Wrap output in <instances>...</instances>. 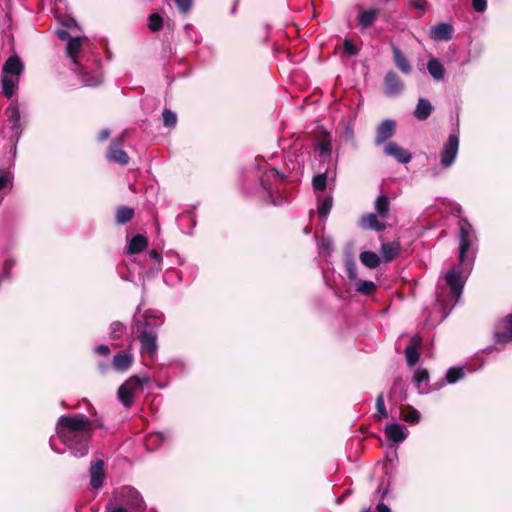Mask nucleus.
Segmentation results:
<instances>
[{
  "label": "nucleus",
  "mask_w": 512,
  "mask_h": 512,
  "mask_svg": "<svg viewBox=\"0 0 512 512\" xmlns=\"http://www.w3.org/2000/svg\"><path fill=\"white\" fill-rule=\"evenodd\" d=\"M459 227V266L451 267L444 276V284L438 285L436 290L437 301L444 309L450 310L459 301L466 278L471 271L478 250V238L471 223L461 218Z\"/></svg>",
  "instance_id": "nucleus-1"
},
{
  "label": "nucleus",
  "mask_w": 512,
  "mask_h": 512,
  "mask_svg": "<svg viewBox=\"0 0 512 512\" xmlns=\"http://www.w3.org/2000/svg\"><path fill=\"white\" fill-rule=\"evenodd\" d=\"M93 431L92 422L83 414L61 416L56 424L58 438L75 457H83L88 453Z\"/></svg>",
  "instance_id": "nucleus-2"
},
{
  "label": "nucleus",
  "mask_w": 512,
  "mask_h": 512,
  "mask_svg": "<svg viewBox=\"0 0 512 512\" xmlns=\"http://www.w3.org/2000/svg\"><path fill=\"white\" fill-rule=\"evenodd\" d=\"M163 314L158 310L148 309L143 313L138 310L133 317L131 331L140 342V353L144 360L153 361L158 353V329L163 325Z\"/></svg>",
  "instance_id": "nucleus-3"
},
{
  "label": "nucleus",
  "mask_w": 512,
  "mask_h": 512,
  "mask_svg": "<svg viewBox=\"0 0 512 512\" xmlns=\"http://www.w3.org/2000/svg\"><path fill=\"white\" fill-rule=\"evenodd\" d=\"M90 43L86 36H75L69 39L66 45L67 55L72 62L79 67V75L85 86H96L102 82V72L99 63H94L91 70L81 66V53L85 46Z\"/></svg>",
  "instance_id": "nucleus-4"
},
{
  "label": "nucleus",
  "mask_w": 512,
  "mask_h": 512,
  "mask_svg": "<svg viewBox=\"0 0 512 512\" xmlns=\"http://www.w3.org/2000/svg\"><path fill=\"white\" fill-rule=\"evenodd\" d=\"M145 502L140 493L130 486L122 487L106 505L105 512H144Z\"/></svg>",
  "instance_id": "nucleus-5"
},
{
  "label": "nucleus",
  "mask_w": 512,
  "mask_h": 512,
  "mask_svg": "<svg viewBox=\"0 0 512 512\" xmlns=\"http://www.w3.org/2000/svg\"><path fill=\"white\" fill-rule=\"evenodd\" d=\"M149 382V377L131 376L118 388V399L125 408H131L135 398L142 392L143 386Z\"/></svg>",
  "instance_id": "nucleus-6"
},
{
  "label": "nucleus",
  "mask_w": 512,
  "mask_h": 512,
  "mask_svg": "<svg viewBox=\"0 0 512 512\" xmlns=\"http://www.w3.org/2000/svg\"><path fill=\"white\" fill-rule=\"evenodd\" d=\"M284 178L285 176L275 168L267 170L261 178V193L275 206L283 204L286 198L279 193L278 187L271 186V181L282 182Z\"/></svg>",
  "instance_id": "nucleus-7"
},
{
  "label": "nucleus",
  "mask_w": 512,
  "mask_h": 512,
  "mask_svg": "<svg viewBox=\"0 0 512 512\" xmlns=\"http://www.w3.org/2000/svg\"><path fill=\"white\" fill-rule=\"evenodd\" d=\"M459 150V136L455 133L450 134L443 144L440 153V162L444 168H449L456 160Z\"/></svg>",
  "instance_id": "nucleus-8"
},
{
  "label": "nucleus",
  "mask_w": 512,
  "mask_h": 512,
  "mask_svg": "<svg viewBox=\"0 0 512 512\" xmlns=\"http://www.w3.org/2000/svg\"><path fill=\"white\" fill-rule=\"evenodd\" d=\"M383 89L386 96L396 97L403 92L404 83L395 71L390 70L385 74Z\"/></svg>",
  "instance_id": "nucleus-9"
},
{
  "label": "nucleus",
  "mask_w": 512,
  "mask_h": 512,
  "mask_svg": "<svg viewBox=\"0 0 512 512\" xmlns=\"http://www.w3.org/2000/svg\"><path fill=\"white\" fill-rule=\"evenodd\" d=\"M122 142V137L115 138L108 148L106 158L111 162L124 166L128 164L129 156L122 149Z\"/></svg>",
  "instance_id": "nucleus-10"
},
{
  "label": "nucleus",
  "mask_w": 512,
  "mask_h": 512,
  "mask_svg": "<svg viewBox=\"0 0 512 512\" xmlns=\"http://www.w3.org/2000/svg\"><path fill=\"white\" fill-rule=\"evenodd\" d=\"M494 338L498 344L512 342V314L498 322L495 327Z\"/></svg>",
  "instance_id": "nucleus-11"
},
{
  "label": "nucleus",
  "mask_w": 512,
  "mask_h": 512,
  "mask_svg": "<svg viewBox=\"0 0 512 512\" xmlns=\"http://www.w3.org/2000/svg\"><path fill=\"white\" fill-rule=\"evenodd\" d=\"M5 114L8 118L9 123H11V139L15 142L18 141L20 135L22 133V128L20 124V111L16 103L12 102L6 109Z\"/></svg>",
  "instance_id": "nucleus-12"
},
{
  "label": "nucleus",
  "mask_w": 512,
  "mask_h": 512,
  "mask_svg": "<svg viewBox=\"0 0 512 512\" xmlns=\"http://www.w3.org/2000/svg\"><path fill=\"white\" fill-rule=\"evenodd\" d=\"M89 476L92 489L99 490L102 487L105 478L104 461L102 459H98L91 463Z\"/></svg>",
  "instance_id": "nucleus-13"
},
{
  "label": "nucleus",
  "mask_w": 512,
  "mask_h": 512,
  "mask_svg": "<svg viewBox=\"0 0 512 512\" xmlns=\"http://www.w3.org/2000/svg\"><path fill=\"white\" fill-rule=\"evenodd\" d=\"M384 154L395 158L401 164H407L412 159L411 153L396 142H388L384 147Z\"/></svg>",
  "instance_id": "nucleus-14"
},
{
  "label": "nucleus",
  "mask_w": 512,
  "mask_h": 512,
  "mask_svg": "<svg viewBox=\"0 0 512 512\" xmlns=\"http://www.w3.org/2000/svg\"><path fill=\"white\" fill-rule=\"evenodd\" d=\"M395 129V121L387 119L381 122L376 128L375 144L381 145L386 142L394 135Z\"/></svg>",
  "instance_id": "nucleus-15"
},
{
  "label": "nucleus",
  "mask_w": 512,
  "mask_h": 512,
  "mask_svg": "<svg viewBox=\"0 0 512 512\" xmlns=\"http://www.w3.org/2000/svg\"><path fill=\"white\" fill-rule=\"evenodd\" d=\"M454 33V28L449 23H438L431 27L429 36L434 41H449Z\"/></svg>",
  "instance_id": "nucleus-16"
},
{
  "label": "nucleus",
  "mask_w": 512,
  "mask_h": 512,
  "mask_svg": "<svg viewBox=\"0 0 512 512\" xmlns=\"http://www.w3.org/2000/svg\"><path fill=\"white\" fill-rule=\"evenodd\" d=\"M422 343V338L419 335H414L405 349V357L409 366H414L419 360L418 348Z\"/></svg>",
  "instance_id": "nucleus-17"
},
{
  "label": "nucleus",
  "mask_w": 512,
  "mask_h": 512,
  "mask_svg": "<svg viewBox=\"0 0 512 512\" xmlns=\"http://www.w3.org/2000/svg\"><path fill=\"white\" fill-rule=\"evenodd\" d=\"M391 50L393 53V62L396 65V67L403 74H406V75L410 74L412 72V66H411L409 60L402 53L400 48L398 46H396L394 43H391Z\"/></svg>",
  "instance_id": "nucleus-18"
},
{
  "label": "nucleus",
  "mask_w": 512,
  "mask_h": 512,
  "mask_svg": "<svg viewBox=\"0 0 512 512\" xmlns=\"http://www.w3.org/2000/svg\"><path fill=\"white\" fill-rule=\"evenodd\" d=\"M385 435L393 442H403L407 437V431L405 426L398 423H389L385 427Z\"/></svg>",
  "instance_id": "nucleus-19"
},
{
  "label": "nucleus",
  "mask_w": 512,
  "mask_h": 512,
  "mask_svg": "<svg viewBox=\"0 0 512 512\" xmlns=\"http://www.w3.org/2000/svg\"><path fill=\"white\" fill-rule=\"evenodd\" d=\"M23 70L24 66L21 59L18 56L14 55L9 57L4 63L2 68V74L16 76L19 78Z\"/></svg>",
  "instance_id": "nucleus-20"
},
{
  "label": "nucleus",
  "mask_w": 512,
  "mask_h": 512,
  "mask_svg": "<svg viewBox=\"0 0 512 512\" xmlns=\"http://www.w3.org/2000/svg\"><path fill=\"white\" fill-rule=\"evenodd\" d=\"M134 361L133 355L127 351H121L113 357V367L117 371L128 370Z\"/></svg>",
  "instance_id": "nucleus-21"
},
{
  "label": "nucleus",
  "mask_w": 512,
  "mask_h": 512,
  "mask_svg": "<svg viewBox=\"0 0 512 512\" xmlns=\"http://www.w3.org/2000/svg\"><path fill=\"white\" fill-rule=\"evenodd\" d=\"M427 70L435 81H441L444 79L445 68L438 58H429L427 62Z\"/></svg>",
  "instance_id": "nucleus-22"
},
{
  "label": "nucleus",
  "mask_w": 512,
  "mask_h": 512,
  "mask_svg": "<svg viewBox=\"0 0 512 512\" xmlns=\"http://www.w3.org/2000/svg\"><path fill=\"white\" fill-rule=\"evenodd\" d=\"M379 14V11L377 9L369 8V9H362L359 11L357 20L359 25L366 29L370 27L374 21L377 19Z\"/></svg>",
  "instance_id": "nucleus-23"
},
{
  "label": "nucleus",
  "mask_w": 512,
  "mask_h": 512,
  "mask_svg": "<svg viewBox=\"0 0 512 512\" xmlns=\"http://www.w3.org/2000/svg\"><path fill=\"white\" fill-rule=\"evenodd\" d=\"M361 226L364 229L374 230L377 232L384 231L386 228V225L379 221L377 215L374 213L363 215L361 218Z\"/></svg>",
  "instance_id": "nucleus-24"
},
{
  "label": "nucleus",
  "mask_w": 512,
  "mask_h": 512,
  "mask_svg": "<svg viewBox=\"0 0 512 512\" xmlns=\"http://www.w3.org/2000/svg\"><path fill=\"white\" fill-rule=\"evenodd\" d=\"M2 91L7 98H11L19 83V78L16 76H10L2 74L1 76Z\"/></svg>",
  "instance_id": "nucleus-25"
},
{
  "label": "nucleus",
  "mask_w": 512,
  "mask_h": 512,
  "mask_svg": "<svg viewBox=\"0 0 512 512\" xmlns=\"http://www.w3.org/2000/svg\"><path fill=\"white\" fill-rule=\"evenodd\" d=\"M432 110L431 103L427 99L420 98L414 110V116L416 119L424 121L430 116Z\"/></svg>",
  "instance_id": "nucleus-26"
},
{
  "label": "nucleus",
  "mask_w": 512,
  "mask_h": 512,
  "mask_svg": "<svg viewBox=\"0 0 512 512\" xmlns=\"http://www.w3.org/2000/svg\"><path fill=\"white\" fill-rule=\"evenodd\" d=\"M399 242H387L381 246V254L385 261H392L400 252Z\"/></svg>",
  "instance_id": "nucleus-27"
},
{
  "label": "nucleus",
  "mask_w": 512,
  "mask_h": 512,
  "mask_svg": "<svg viewBox=\"0 0 512 512\" xmlns=\"http://www.w3.org/2000/svg\"><path fill=\"white\" fill-rule=\"evenodd\" d=\"M390 209V201L388 197L384 194L379 195L375 200V210L377 215L382 219H385L388 216Z\"/></svg>",
  "instance_id": "nucleus-28"
},
{
  "label": "nucleus",
  "mask_w": 512,
  "mask_h": 512,
  "mask_svg": "<svg viewBox=\"0 0 512 512\" xmlns=\"http://www.w3.org/2000/svg\"><path fill=\"white\" fill-rule=\"evenodd\" d=\"M148 245L147 239L142 235L134 236L128 244V253L135 254L143 251Z\"/></svg>",
  "instance_id": "nucleus-29"
},
{
  "label": "nucleus",
  "mask_w": 512,
  "mask_h": 512,
  "mask_svg": "<svg viewBox=\"0 0 512 512\" xmlns=\"http://www.w3.org/2000/svg\"><path fill=\"white\" fill-rule=\"evenodd\" d=\"M360 261L363 265L370 269H374L379 266L380 258L379 256L371 251H363L360 254Z\"/></svg>",
  "instance_id": "nucleus-30"
},
{
  "label": "nucleus",
  "mask_w": 512,
  "mask_h": 512,
  "mask_svg": "<svg viewBox=\"0 0 512 512\" xmlns=\"http://www.w3.org/2000/svg\"><path fill=\"white\" fill-rule=\"evenodd\" d=\"M332 208V197L318 199V215L321 220H325Z\"/></svg>",
  "instance_id": "nucleus-31"
},
{
  "label": "nucleus",
  "mask_w": 512,
  "mask_h": 512,
  "mask_svg": "<svg viewBox=\"0 0 512 512\" xmlns=\"http://www.w3.org/2000/svg\"><path fill=\"white\" fill-rule=\"evenodd\" d=\"M390 397H397L400 400H404L406 398V388L405 383L402 379H396L390 390Z\"/></svg>",
  "instance_id": "nucleus-32"
},
{
  "label": "nucleus",
  "mask_w": 512,
  "mask_h": 512,
  "mask_svg": "<svg viewBox=\"0 0 512 512\" xmlns=\"http://www.w3.org/2000/svg\"><path fill=\"white\" fill-rule=\"evenodd\" d=\"M125 332L126 326L120 321H115L110 325L109 338L112 341L119 340L122 338Z\"/></svg>",
  "instance_id": "nucleus-33"
},
{
  "label": "nucleus",
  "mask_w": 512,
  "mask_h": 512,
  "mask_svg": "<svg viewBox=\"0 0 512 512\" xmlns=\"http://www.w3.org/2000/svg\"><path fill=\"white\" fill-rule=\"evenodd\" d=\"M428 379H429V374L426 369L418 368L415 371L413 380H414L415 385L419 389L420 393H425L428 391V390L422 388V383H426L428 381Z\"/></svg>",
  "instance_id": "nucleus-34"
},
{
  "label": "nucleus",
  "mask_w": 512,
  "mask_h": 512,
  "mask_svg": "<svg viewBox=\"0 0 512 512\" xmlns=\"http://www.w3.org/2000/svg\"><path fill=\"white\" fill-rule=\"evenodd\" d=\"M134 215V210L132 208L122 206L119 207L116 211V221L119 224H125L129 222Z\"/></svg>",
  "instance_id": "nucleus-35"
},
{
  "label": "nucleus",
  "mask_w": 512,
  "mask_h": 512,
  "mask_svg": "<svg viewBox=\"0 0 512 512\" xmlns=\"http://www.w3.org/2000/svg\"><path fill=\"white\" fill-rule=\"evenodd\" d=\"M164 441L162 433H151L145 438V445L149 450L157 449Z\"/></svg>",
  "instance_id": "nucleus-36"
},
{
  "label": "nucleus",
  "mask_w": 512,
  "mask_h": 512,
  "mask_svg": "<svg viewBox=\"0 0 512 512\" xmlns=\"http://www.w3.org/2000/svg\"><path fill=\"white\" fill-rule=\"evenodd\" d=\"M376 289L374 282L370 280H357L356 291L363 295H371Z\"/></svg>",
  "instance_id": "nucleus-37"
},
{
  "label": "nucleus",
  "mask_w": 512,
  "mask_h": 512,
  "mask_svg": "<svg viewBox=\"0 0 512 512\" xmlns=\"http://www.w3.org/2000/svg\"><path fill=\"white\" fill-rule=\"evenodd\" d=\"M315 151L318 153L319 157L322 159H326L331 155L332 147L331 143L328 140H323L315 146Z\"/></svg>",
  "instance_id": "nucleus-38"
},
{
  "label": "nucleus",
  "mask_w": 512,
  "mask_h": 512,
  "mask_svg": "<svg viewBox=\"0 0 512 512\" xmlns=\"http://www.w3.org/2000/svg\"><path fill=\"white\" fill-rule=\"evenodd\" d=\"M465 375L464 370L460 367H452L446 373V380L448 383H455Z\"/></svg>",
  "instance_id": "nucleus-39"
},
{
  "label": "nucleus",
  "mask_w": 512,
  "mask_h": 512,
  "mask_svg": "<svg viewBox=\"0 0 512 512\" xmlns=\"http://www.w3.org/2000/svg\"><path fill=\"white\" fill-rule=\"evenodd\" d=\"M328 180V172L320 173L314 176L312 184L315 190H324Z\"/></svg>",
  "instance_id": "nucleus-40"
},
{
  "label": "nucleus",
  "mask_w": 512,
  "mask_h": 512,
  "mask_svg": "<svg viewBox=\"0 0 512 512\" xmlns=\"http://www.w3.org/2000/svg\"><path fill=\"white\" fill-rule=\"evenodd\" d=\"M376 409H377V415L380 418H387L388 417V412H387L386 407H385L383 393H380L377 396V399H376Z\"/></svg>",
  "instance_id": "nucleus-41"
},
{
  "label": "nucleus",
  "mask_w": 512,
  "mask_h": 512,
  "mask_svg": "<svg viewBox=\"0 0 512 512\" xmlns=\"http://www.w3.org/2000/svg\"><path fill=\"white\" fill-rule=\"evenodd\" d=\"M163 122L167 127H174L177 122L176 114L171 110L165 109L163 112Z\"/></svg>",
  "instance_id": "nucleus-42"
},
{
  "label": "nucleus",
  "mask_w": 512,
  "mask_h": 512,
  "mask_svg": "<svg viewBox=\"0 0 512 512\" xmlns=\"http://www.w3.org/2000/svg\"><path fill=\"white\" fill-rule=\"evenodd\" d=\"M162 17L159 14H151L149 17V29L152 31H158L162 27Z\"/></svg>",
  "instance_id": "nucleus-43"
},
{
  "label": "nucleus",
  "mask_w": 512,
  "mask_h": 512,
  "mask_svg": "<svg viewBox=\"0 0 512 512\" xmlns=\"http://www.w3.org/2000/svg\"><path fill=\"white\" fill-rule=\"evenodd\" d=\"M402 418L404 421L415 424L420 420V415L417 410L410 409L408 412L403 413Z\"/></svg>",
  "instance_id": "nucleus-44"
},
{
  "label": "nucleus",
  "mask_w": 512,
  "mask_h": 512,
  "mask_svg": "<svg viewBox=\"0 0 512 512\" xmlns=\"http://www.w3.org/2000/svg\"><path fill=\"white\" fill-rule=\"evenodd\" d=\"M346 271L349 279L356 280L357 279V267L355 262L352 259L346 261Z\"/></svg>",
  "instance_id": "nucleus-45"
},
{
  "label": "nucleus",
  "mask_w": 512,
  "mask_h": 512,
  "mask_svg": "<svg viewBox=\"0 0 512 512\" xmlns=\"http://www.w3.org/2000/svg\"><path fill=\"white\" fill-rule=\"evenodd\" d=\"M12 174L8 171L0 170V191L12 182Z\"/></svg>",
  "instance_id": "nucleus-46"
},
{
  "label": "nucleus",
  "mask_w": 512,
  "mask_h": 512,
  "mask_svg": "<svg viewBox=\"0 0 512 512\" xmlns=\"http://www.w3.org/2000/svg\"><path fill=\"white\" fill-rule=\"evenodd\" d=\"M179 11L183 14L190 12L192 8V0H174Z\"/></svg>",
  "instance_id": "nucleus-47"
},
{
  "label": "nucleus",
  "mask_w": 512,
  "mask_h": 512,
  "mask_svg": "<svg viewBox=\"0 0 512 512\" xmlns=\"http://www.w3.org/2000/svg\"><path fill=\"white\" fill-rule=\"evenodd\" d=\"M343 48H344V52L347 55H349V56H353V55H357L358 54V49L353 44V42L348 40V39H346L344 41Z\"/></svg>",
  "instance_id": "nucleus-48"
},
{
  "label": "nucleus",
  "mask_w": 512,
  "mask_h": 512,
  "mask_svg": "<svg viewBox=\"0 0 512 512\" xmlns=\"http://www.w3.org/2000/svg\"><path fill=\"white\" fill-rule=\"evenodd\" d=\"M472 6L477 12H484L487 7V0H472Z\"/></svg>",
  "instance_id": "nucleus-49"
},
{
  "label": "nucleus",
  "mask_w": 512,
  "mask_h": 512,
  "mask_svg": "<svg viewBox=\"0 0 512 512\" xmlns=\"http://www.w3.org/2000/svg\"><path fill=\"white\" fill-rule=\"evenodd\" d=\"M149 258L156 263V269L159 270L162 261L161 254L156 250H151L149 252Z\"/></svg>",
  "instance_id": "nucleus-50"
},
{
  "label": "nucleus",
  "mask_w": 512,
  "mask_h": 512,
  "mask_svg": "<svg viewBox=\"0 0 512 512\" xmlns=\"http://www.w3.org/2000/svg\"><path fill=\"white\" fill-rule=\"evenodd\" d=\"M95 352L99 355L107 356L110 353V349L107 345L102 344V345H98L95 348Z\"/></svg>",
  "instance_id": "nucleus-51"
},
{
  "label": "nucleus",
  "mask_w": 512,
  "mask_h": 512,
  "mask_svg": "<svg viewBox=\"0 0 512 512\" xmlns=\"http://www.w3.org/2000/svg\"><path fill=\"white\" fill-rule=\"evenodd\" d=\"M56 35L59 39L69 42V39H74L66 30H57Z\"/></svg>",
  "instance_id": "nucleus-52"
},
{
  "label": "nucleus",
  "mask_w": 512,
  "mask_h": 512,
  "mask_svg": "<svg viewBox=\"0 0 512 512\" xmlns=\"http://www.w3.org/2000/svg\"><path fill=\"white\" fill-rule=\"evenodd\" d=\"M13 265H14L13 260H11V259L5 260V262H4V271H5L4 276L5 277H7V278L10 277L9 271L13 267Z\"/></svg>",
  "instance_id": "nucleus-53"
},
{
  "label": "nucleus",
  "mask_w": 512,
  "mask_h": 512,
  "mask_svg": "<svg viewBox=\"0 0 512 512\" xmlns=\"http://www.w3.org/2000/svg\"><path fill=\"white\" fill-rule=\"evenodd\" d=\"M331 246V240L329 238H322L319 243V248L321 250L329 249Z\"/></svg>",
  "instance_id": "nucleus-54"
},
{
  "label": "nucleus",
  "mask_w": 512,
  "mask_h": 512,
  "mask_svg": "<svg viewBox=\"0 0 512 512\" xmlns=\"http://www.w3.org/2000/svg\"><path fill=\"white\" fill-rule=\"evenodd\" d=\"M376 510L377 512H391V509L384 503H378Z\"/></svg>",
  "instance_id": "nucleus-55"
},
{
  "label": "nucleus",
  "mask_w": 512,
  "mask_h": 512,
  "mask_svg": "<svg viewBox=\"0 0 512 512\" xmlns=\"http://www.w3.org/2000/svg\"><path fill=\"white\" fill-rule=\"evenodd\" d=\"M109 137V131L107 129H104L102 130L99 135H98V139L99 141L103 142L105 140H107V138Z\"/></svg>",
  "instance_id": "nucleus-56"
},
{
  "label": "nucleus",
  "mask_w": 512,
  "mask_h": 512,
  "mask_svg": "<svg viewBox=\"0 0 512 512\" xmlns=\"http://www.w3.org/2000/svg\"><path fill=\"white\" fill-rule=\"evenodd\" d=\"M63 25L68 28H71L73 25L77 26V23L75 22V20L71 19V20L64 22Z\"/></svg>",
  "instance_id": "nucleus-57"
},
{
  "label": "nucleus",
  "mask_w": 512,
  "mask_h": 512,
  "mask_svg": "<svg viewBox=\"0 0 512 512\" xmlns=\"http://www.w3.org/2000/svg\"><path fill=\"white\" fill-rule=\"evenodd\" d=\"M415 6H416L418 9H424V7H425V0H418V1L415 3Z\"/></svg>",
  "instance_id": "nucleus-58"
},
{
  "label": "nucleus",
  "mask_w": 512,
  "mask_h": 512,
  "mask_svg": "<svg viewBox=\"0 0 512 512\" xmlns=\"http://www.w3.org/2000/svg\"><path fill=\"white\" fill-rule=\"evenodd\" d=\"M50 446H51V448H52L55 452H57V453H62V452H63V451L59 450L58 448H56V446H55V444H54V438H51V439H50Z\"/></svg>",
  "instance_id": "nucleus-59"
},
{
  "label": "nucleus",
  "mask_w": 512,
  "mask_h": 512,
  "mask_svg": "<svg viewBox=\"0 0 512 512\" xmlns=\"http://www.w3.org/2000/svg\"><path fill=\"white\" fill-rule=\"evenodd\" d=\"M189 220V221H192L194 223V220L192 219V216L191 215H183L180 220L183 221V220Z\"/></svg>",
  "instance_id": "nucleus-60"
},
{
  "label": "nucleus",
  "mask_w": 512,
  "mask_h": 512,
  "mask_svg": "<svg viewBox=\"0 0 512 512\" xmlns=\"http://www.w3.org/2000/svg\"><path fill=\"white\" fill-rule=\"evenodd\" d=\"M370 509H364L362 512H369Z\"/></svg>",
  "instance_id": "nucleus-61"
}]
</instances>
